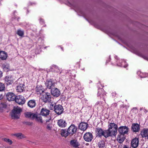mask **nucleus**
I'll return each instance as SVG.
<instances>
[{
    "label": "nucleus",
    "instance_id": "nucleus-1",
    "mask_svg": "<svg viewBox=\"0 0 148 148\" xmlns=\"http://www.w3.org/2000/svg\"><path fill=\"white\" fill-rule=\"evenodd\" d=\"M117 130H98L97 134L99 137L103 136L106 138L109 136L115 137Z\"/></svg>",
    "mask_w": 148,
    "mask_h": 148
},
{
    "label": "nucleus",
    "instance_id": "nucleus-2",
    "mask_svg": "<svg viewBox=\"0 0 148 148\" xmlns=\"http://www.w3.org/2000/svg\"><path fill=\"white\" fill-rule=\"evenodd\" d=\"M22 109L18 106H14L12 110L11 116L14 119H19L20 116Z\"/></svg>",
    "mask_w": 148,
    "mask_h": 148
},
{
    "label": "nucleus",
    "instance_id": "nucleus-3",
    "mask_svg": "<svg viewBox=\"0 0 148 148\" xmlns=\"http://www.w3.org/2000/svg\"><path fill=\"white\" fill-rule=\"evenodd\" d=\"M108 130H128V127L125 126H122L120 127L118 129V126L117 125L113 123L110 122V121L108 122Z\"/></svg>",
    "mask_w": 148,
    "mask_h": 148
},
{
    "label": "nucleus",
    "instance_id": "nucleus-4",
    "mask_svg": "<svg viewBox=\"0 0 148 148\" xmlns=\"http://www.w3.org/2000/svg\"><path fill=\"white\" fill-rule=\"evenodd\" d=\"M119 134L118 136L117 140L120 143H122L125 139V137L124 135L127 134L128 132V130H119Z\"/></svg>",
    "mask_w": 148,
    "mask_h": 148
},
{
    "label": "nucleus",
    "instance_id": "nucleus-5",
    "mask_svg": "<svg viewBox=\"0 0 148 148\" xmlns=\"http://www.w3.org/2000/svg\"><path fill=\"white\" fill-rule=\"evenodd\" d=\"M106 94V92L103 88H100L98 89L97 96L99 97L100 99H101L105 101Z\"/></svg>",
    "mask_w": 148,
    "mask_h": 148
},
{
    "label": "nucleus",
    "instance_id": "nucleus-6",
    "mask_svg": "<svg viewBox=\"0 0 148 148\" xmlns=\"http://www.w3.org/2000/svg\"><path fill=\"white\" fill-rule=\"evenodd\" d=\"M55 82L52 79H47L45 83V86L49 89H51L55 86Z\"/></svg>",
    "mask_w": 148,
    "mask_h": 148
},
{
    "label": "nucleus",
    "instance_id": "nucleus-7",
    "mask_svg": "<svg viewBox=\"0 0 148 148\" xmlns=\"http://www.w3.org/2000/svg\"><path fill=\"white\" fill-rule=\"evenodd\" d=\"M15 101L19 105H23L25 103V100L23 96L18 95L16 96Z\"/></svg>",
    "mask_w": 148,
    "mask_h": 148
},
{
    "label": "nucleus",
    "instance_id": "nucleus-8",
    "mask_svg": "<svg viewBox=\"0 0 148 148\" xmlns=\"http://www.w3.org/2000/svg\"><path fill=\"white\" fill-rule=\"evenodd\" d=\"M42 101L45 102H49L51 101V96L49 93L45 92L43 93L42 97L41 98Z\"/></svg>",
    "mask_w": 148,
    "mask_h": 148
},
{
    "label": "nucleus",
    "instance_id": "nucleus-9",
    "mask_svg": "<svg viewBox=\"0 0 148 148\" xmlns=\"http://www.w3.org/2000/svg\"><path fill=\"white\" fill-rule=\"evenodd\" d=\"M63 110V108L62 105L58 104L56 105L54 111L57 114L60 115L62 113Z\"/></svg>",
    "mask_w": 148,
    "mask_h": 148
},
{
    "label": "nucleus",
    "instance_id": "nucleus-10",
    "mask_svg": "<svg viewBox=\"0 0 148 148\" xmlns=\"http://www.w3.org/2000/svg\"><path fill=\"white\" fill-rule=\"evenodd\" d=\"M51 93L53 96L56 97H59L60 95V92L59 90L57 88H55L51 89Z\"/></svg>",
    "mask_w": 148,
    "mask_h": 148
},
{
    "label": "nucleus",
    "instance_id": "nucleus-11",
    "mask_svg": "<svg viewBox=\"0 0 148 148\" xmlns=\"http://www.w3.org/2000/svg\"><path fill=\"white\" fill-rule=\"evenodd\" d=\"M139 144V138L135 137L133 139L131 142V146L133 148L137 147Z\"/></svg>",
    "mask_w": 148,
    "mask_h": 148
},
{
    "label": "nucleus",
    "instance_id": "nucleus-12",
    "mask_svg": "<svg viewBox=\"0 0 148 148\" xmlns=\"http://www.w3.org/2000/svg\"><path fill=\"white\" fill-rule=\"evenodd\" d=\"M84 138L86 141L88 142H90L92 138V134L90 132L86 133L84 135Z\"/></svg>",
    "mask_w": 148,
    "mask_h": 148
},
{
    "label": "nucleus",
    "instance_id": "nucleus-13",
    "mask_svg": "<svg viewBox=\"0 0 148 148\" xmlns=\"http://www.w3.org/2000/svg\"><path fill=\"white\" fill-rule=\"evenodd\" d=\"M7 99L9 101H13L15 100L16 95L13 93L8 92L6 95Z\"/></svg>",
    "mask_w": 148,
    "mask_h": 148
},
{
    "label": "nucleus",
    "instance_id": "nucleus-14",
    "mask_svg": "<svg viewBox=\"0 0 148 148\" xmlns=\"http://www.w3.org/2000/svg\"><path fill=\"white\" fill-rule=\"evenodd\" d=\"M50 111L45 108H42L40 111V114L42 115L47 116L49 114Z\"/></svg>",
    "mask_w": 148,
    "mask_h": 148
},
{
    "label": "nucleus",
    "instance_id": "nucleus-15",
    "mask_svg": "<svg viewBox=\"0 0 148 148\" xmlns=\"http://www.w3.org/2000/svg\"><path fill=\"white\" fill-rule=\"evenodd\" d=\"M25 116L27 118H29L32 119H34L35 114L30 112H26L25 113Z\"/></svg>",
    "mask_w": 148,
    "mask_h": 148
},
{
    "label": "nucleus",
    "instance_id": "nucleus-16",
    "mask_svg": "<svg viewBox=\"0 0 148 148\" xmlns=\"http://www.w3.org/2000/svg\"><path fill=\"white\" fill-rule=\"evenodd\" d=\"M88 124L84 122H82L79 125V128L80 130H86Z\"/></svg>",
    "mask_w": 148,
    "mask_h": 148
},
{
    "label": "nucleus",
    "instance_id": "nucleus-17",
    "mask_svg": "<svg viewBox=\"0 0 148 148\" xmlns=\"http://www.w3.org/2000/svg\"><path fill=\"white\" fill-rule=\"evenodd\" d=\"M27 104L29 108H32L36 106V103L34 99H31L28 101Z\"/></svg>",
    "mask_w": 148,
    "mask_h": 148
},
{
    "label": "nucleus",
    "instance_id": "nucleus-18",
    "mask_svg": "<svg viewBox=\"0 0 148 148\" xmlns=\"http://www.w3.org/2000/svg\"><path fill=\"white\" fill-rule=\"evenodd\" d=\"M58 124L59 126L61 127H65L67 125L65 121L63 119H60L58 120Z\"/></svg>",
    "mask_w": 148,
    "mask_h": 148
},
{
    "label": "nucleus",
    "instance_id": "nucleus-19",
    "mask_svg": "<svg viewBox=\"0 0 148 148\" xmlns=\"http://www.w3.org/2000/svg\"><path fill=\"white\" fill-rule=\"evenodd\" d=\"M7 57V54L5 51H0V58L2 60H5Z\"/></svg>",
    "mask_w": 148,
    "mask_h": 148
},
{
    "label": "nucleus",
    "instance_id": "nucleus-20",
    "mask_svg": "<svg viewBox=\"0 0 148 148\" xmlns=\"http://www.w3.org/2000/svg\"><path fill=\"white\" fill-rule=\"evenodd\" d=\"M12 135L16 136L18 139H22L26 137L21 133L13 134Z\"/></svg>",
    "mask_w": 148,
    "mask_h": 148
},
{
    "label": "nucleus",
    "instance_id": "nucleus-21",
    "mask_svg": "<svg viewBox=\"0 0 148 148\" xmlns=\"http://www.w3.org/2000/svg\"><path fill=\"white\" fill-rule=\"evenodd\" d=\"M70 144L71 145L75 147H77L79 145V144L78 142H77L76 140H71Z\"/></svg>",
    "mask_w": 148,
    "mask_h": 148
},
{
    "label": "nucleus",
    "instance_id": "nucleus-22",
    "mask_svg": "<svg viewBox=\"0 0 148 148\" xmlns=\"http://www.w3.org/2000/svg\"><path fill=\"white\" fill-rule=\"evenodd\" d=\"M68 130L69 131L70 130H62L61 134L62 136L66 137L68 136L70 134Z\"/></svg>",
    "mask_w": 148,
    "mask_h": 148
},
{
    "label": "nucleus",
    "instance_id": "nucleus-23",
    "mask_svg": "<svg viewBox=\"0 0 148 148\" xmlns=\"http://www.w3.org/2000/svg\"><path fill=\"white\" fill-rule=\"evenodd\" d=\"M140 125L137 123L132 124L131 130H140Z\"/></svg>",
    "mask_w": 148,
    "mask_h": 148
},
{
    "label": "nucleus",
    "instance_id": "nucleus-24",
    "mask_svg": "<svg viewBox=\"0 0 148 148\" xmlns=\"http://www.w3.org/2000/svg\"><path fill=\"white\" fill-rule=\"evenodd\" d=\"M24 85L22 84H20L17 86L16 89L17 91L18 92H22L23 91L24 88Z\"/></svg>",
    "mask_w": 148,
    "mask_h": 148
},
{
    "label": "nucleus",
    "instance_id": "nucleus-25",
    "mask_svg": "<svg viewBox=\"0 0 148 148\" xmlns=\"http://www.w3.org/2000/svg\"><path fill=\"white\" fill-rule=\"evenodd\" d=\"M35 115L34 119H35L36 121L39 123H42L43 121L42 118V117L40 115H38L36 114Z\"/></svg>",
    "mask_w": 148,
    "mask_h": 148
},
{
    "label": "nucleus",
    "instance_id": "nucleus-26",
    "mask_svg": "<svg viewBox=\"0 0 148 148\" xmlns=\"http://www.w3.org/2000/svg\"><path fill=\"white\" fill-rule=\"evenodd\" d=\"M143 137H148V130H143L141 131L140 133Z\"/></svg>",
    "mask_w": 148,
    "mask_h": 148
},
{
    "label": "nucleus",
    "instance_id": "nucleus-27",
    "mask_svg": "<svg viewBox=\"0 0 148 148\" xmlns=\"http://www.w3.org/2000/svg\"><path fill=\"white\" fill-rule=\"evenodd\" d=\"M16 33L18 35L21 37L23 36L24 34V32L23 31L19 29L17 30Z\"/></svg>",
    "mask_w": 148,
    "mask_h": 148
},
{
    "label": "nucleus",
    "instance_id": "nucleus-28",
    "mask_svg": "<svg viewBox=\"0 0 148 148\" xmlns=\"http://www.w3.org/2000/svg\"><path fill=\"white\" fill-rule=\"evenodd\" d=\"M3 139L5 142L8 143L10 145H11L12 143V140L9 138H4Z\"/></svg>",
    "mask_w": 148,
    "mask_h": 148
},
{
    "label": "nucleus",
    "instance_id": "nucleus-29",
    "mask_svg": "<svg viewBox=\"0 0 148 148\" xmlns=\"http://www.w3.org/2000/svg\"><path fill=\"white\" fill-rule=\"evenodd\" d=\"M52 69H54V70L53 71L54 73H58L60 71L58 67L53 66L52 67Z\"/></svg>",
    "mask_w": 148,
    "mask_h": 148
},
{
    "label": "nucleus",
    "instance_id": "nucleus-30",
    "mask_svg": "<svg viewBox=\"0 0 148 148\" xmlns=\"http://www.w3.org/2000/svg\"><path fill=\"white\" fill-rule=\"evenodd\" d=\"M2 67L4 71H8L9 70L8 66L7 64H3L2 65Z\"/></svg>",
    "mask_w": 148,
    "mask_h": 148
},
{
    "label": "nucleus",
    "instance_id": "nucleus-31",
    "mask_svg": "<svg viewBox=\"0 0 148 148\" xmlns=\"http://www.w3.org/2000/svg\"><path fill=\"white\" fill-rule=\"evenodd\" d=\"M99 148H104L105 146V143L103 141H101L99 143Z\"/></svg>",
    "mask_w": 148,
    "mask_h": 148
},
{
    "label": "nucleus",
    "instance_id": "nucleus-32",
    "mask_svg": "<svg viewBox=\"0 0 148 148\" xmlns=\"http://www.w3.org/2000/svg\"><path fill=\"white\" fill-rule=\"evenodd\" d=\"M67 130H77V128L74 124H71Z\"/></svg>",
    "mask_w": 148,
    "mask_h": 148
},
{
    "label": "nucleus",
    "instance_id": "nucleus-33",
    "mask_svg": "<svg viewBox=\"0 0 148 148\" xmlns=\"http://www.w3.org/2000/svg\"><path fill=\"white\" fill-rule=\"evenodd\" d=\"M5 82H8L10 84L11 82V78L9 77L6 76L5 78Z\"/></svg>",
    "mask_w": 148,
    "mask_h": 148
},
{
    "label": "nucleus",
    "instance_id": "nucleus-34",
    "mask_svg": "<svg viewBox=\"0 0 148 148\" xmlns=\"http://www.w3.org/2000/svg\"><path fill=\"white\" fill-rule=\"evenodd\" d=\"M5 88V86L4 84L0 83V91H2Z\"/></svg>",
    "mask_w": 148,
    "mask_h": 148
},
{
    "label": "nucleus",
    "instance_id": "nucleus-35",
    "mask_svg": "<svg viewBox=\"0 0 148 148\" xmlns=\"http://www.w3.org/2000/svg\"><path fill=\"white\" fill-rule=\"evenodd\" d=\"M56 105L55 104V103L53 104H50L49 106V108L51 110H53V109H54V110L55 109V107Z\"/></svg>",
    "mask_w": 148,
    "mask_h": 148
},
{
    "label": "nucleus",
    "instance_id": "nucleus-36",
    "mask_svg": "<svg viewBox=\"0 0 148 148\" xmlns=\"http://www.w3.org/2000/svg\"><path fill=\"white\" fill-rule=\"evenodd\" d=\"M53 125L51 124H48L47 126V128L48 130H51L52 128Z\"/></svg>",
    "mask_w": 148,
    "mask_h": 148
},
{
    "label": "nucleus",
    "instance_id": "nucleus-37",
    "mask_svg": "<svg viewBox=\"0 0 148 148\" xmlns=\"http://www.w3.org/2000/svg\"><path fill=\"white\" fill-rule=\"evenodd\" d=\"M51 120V116H49L47 118L45 119V120L46 121V122H49L50 120Z\"/></svg>",
    "mask_w": 148,
    "mask_h": 148
},
{
    "label": "nucleus",
    "instance_id": "nucleus-38",
    "mask_svg": "<svg viewBox=\"0 0 148 148\" xmlns=\"http://www.w3.org/2000/svg\"><path fill=\"white\" fill-rule=\"evenodd\" d=\"M112 96L113 97H115L116 96V93L115 92H113L112 93Z\"/></svg>",
    "mask_w": 148,
    "mask_h": 148
},
{
    "label": "nucleus",
    "instance_id": "nucleus-39",
    "mask_svg": "<svg viewBox=\"0 0 148 148\" xmlns=\"http://www.w3.org/2000/svg\"><path fill=\"white\" fill-rule=\"evenodd\" d=\"M122 148H130L129 146H128L126 145H124Z\"/></svg>",
    "mask_w": 148,
    "mask_h": 148
},
{
    "label": "nucleus",
    "instance_id": "nucleus-40",
    "mask_svg": "<svg viewBox=\"0 0 148 148\" xmlns=\"http://www.w3.org/2000/svg\"><path fill=\"white\" fill-rule=\"evenodd\" d=\"M1 104L3 106V108H6L7 106L5 104H4V103H1Z\"/></svg>",
    "mask_w": 148,
    "mask_h": 148
},
{
    "label": "nucleus",
    "instance_id": "nucleus-41",
    "mask_svg": "<svg viewBox=\"0 0 148 148\" xmlns=\"http://www.w3.org/2000/svg\"><path fill=\"white\" fill-rule=\"evenodd\" d=\"M3 73L2 72L0 71V78L2 76Z\"/></svg>",
    "mask_w": 148,
    "mask_h": 148
},
{
    "label": "nucleus",
    "instance_id": "nucleus-42",
    "mask_svg": "<svg viewBox=\"0 0 148 148\" xmlns=\"http://www.w3.org/2000/svg\"><path fill=\"white\" fill-rule=\"evenodd\" d=\"M36 91L37 92H39V93H40V90L39 89H38V88L36 89Z\"/></svg>",
    "mask_w": 148,
    "mask_h": 148
},
{
    "label": "nucleus",
    "instance_id": "nucleus-43",
    "mask_svg": "<svg viewBox=\"0 0 148 148\" xmlns=\"http://www.w3.org/2000/svg\"><path fill=\"white\" fill-rule=\"evenodd\" d=\"M143 111L145 114L147 112V111L145 109H143Z\"/></svg>",
    "mask_w": 148,
    "mask_h": 148
},
{
    "label": "nucleus",
    "instance_id": "nucleus-44",
    "mask_svg": "<svg viewBox=\"0 0 148 148\" xmlns=\"http://www.w3.org/2000/svg\"><path fill=\"white\" fill-rule=\"evenodd\" d=\"M76 130H72V132H73V134H74V132H76Z\"/></svg>",
    "mask_w": 148,
    "mask_h": 148
},
{
    "label": "nucleus",
    "instance_id": "nucleus-45",
    "mask_svg": "<svg viewBox=\"0 0 148 148\" xmlns=\"http://www.w3.org/2000/svg\"><path fill=\"white\" fill-rule=\"evenodd\" d=\"M139 130H133L134 132H138Z\"/></svg>",
    "mask_w": 148,
    "mask_h": 148
},
{
    "label": "nucleus",
    "instance_id": "nucleus-46",
    "mask_svg": "<svg viewBox=\"0 0 148 148\" xmlns=\"http://www.w3.org/2000/svg\"><path fill=\"white\" fill-rule=\"evenodd\" d=\"M2 98V96H1L0 95V100H1Z\"/></svg>",
    "mask_w": 148,
    "mask_h": 148
},
{
    "label": "nucleus",
    "instance_id": "nucleus-47",
    "mask_svg": "<svg viewBox=\"0 0 148 148\" xmlns=\"http://www.w3.org/2000/svg\"><path fill=\"white\" fill-rule=\"evenodd\" d=\"M109 61H110V60H111V58H110V56H109Z\"/></svg>",
    "mask_w": 148,
    "mask_h": 148
},
{
    "label": "nucleus",
    "instance_id": "nucleus-48",
    "mask_svg": "<svg viewBox=\"0 0 148 148\" xmlns=\"http://www.w3.org/2000/svg\"><path fill=\"white\" fill-rule=\"evenodd\" d=\"M61 49H62V51H63V47H61Z\"/></svg>",
    "mask_w": 148,
    "mask_h": 148
},
{
    "label": "nucleus",
    "instance_id": "nucleus-49",
    "mask_svg": "<svg viewBox=\"0 0 148 148\" xmlns=\"http://www.w3.org/2000/svg\"><path fill=\"white\" fill-rule=\"evenodd\" d=\"M134 110H137V109H136V108H134Z\"/></svg>",
    "mask_w": 148,
    "mask_h": 148
},
{
    "label": "nucleus",
    "instance_id": "nucleus-50",
    "mask_svg": "<svg viewBox=\"0 0 148 148\" xmlns=\"http://www.w3.org/2000/svg\"><path fill=\"white\" fill-rule=\"evenodd\" d=\"M43 19H40V20H43Z\"/></svg>",
    "mask_w": 148,
    "mask_h": 148
},
{
    "label": "nucleus",
    "instance_id": "nucleus-51",
    "mask_svg": "<svg viewBox=\"0 0 148 148\" xmlns=\"http://www.w3.org/2000/svg\"><path fill=\"white\" fill-rule=\"evenodd\" d=\"M143 130H146V129L144 128ZM147 130H148V129H147Z\"/></svg>",
    "mask_w": 148,
    "mask_h": 148
},
{
    "label": "nucleus",
    "instance_id": "nucleus-52",
    "mask_svg": "<svg viewBox=\"0 0 148 148\" xmlns=\"http://www.w3.org/2000/svg\"><path fill=\"white\" fill-rule=\"evenodd\" d=\"M99 130H102V129L101 128H100Z\"/></svg>",
    "mask_w": 148,
    "mask_h": 148
},
{
    "label": "nucleus",
    "instance_id": "nucleus-53",
    "mask_svg": "<svg viewBox=\"0 0 148 148\" xmlns=\"http://www.w3.org/2000/svg\"><path fill=\"white\" fill-rule=\"evenodd\" d=\"M27 11L28 12H29V11L28 10H27Z\"/></svg>",
    "mask_w": 148,
    "mask_h": 148
},
{
    "label": "nucleus",
    "instance_id": "nucleus-54",
    "mask_svg": "<svg viewBox=\"0 0 148 148\" xmlns=\"http://www.w3.org/2000/svg\"><path fill=\"white\" fill-rule=\"evenodd\" d=\"M61 73V72H60V74Z\"/></svg>",
    "mask_w": 148,
    "mask_h": 148
},
{
    "label": "nucleus",
    "instance_id": "nucleus-55",
    "mask_svg": "<svg viewBox=\"0 0 148 148\" xmlns=\"http://www.w3.org/2000/svg\"><path fill=\"white\" fill-rule=\"evenodd\" d=\"M62 130H63V129H62ZM65 130H66V129H65Z\"/></svg>",
    "mask_w": 148,
    "mask_h": 148
}]
</instances>
